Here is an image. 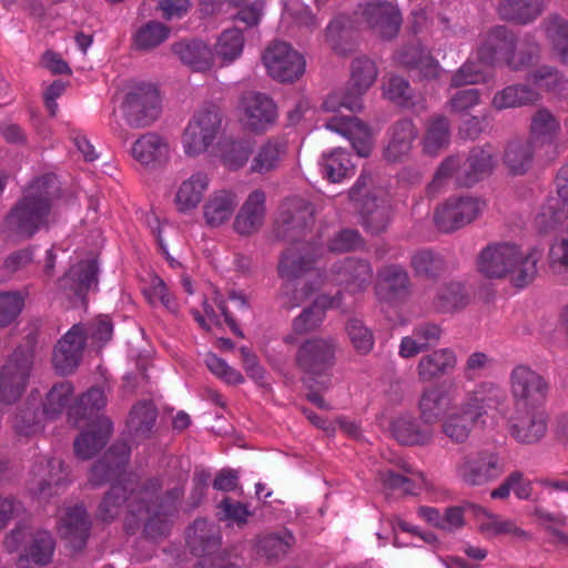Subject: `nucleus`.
Masks as SVG:
<instances>
[{"mask_svg": "<svg viewBox=\"0 0 568 568\" xmlns=\"http://www.w3.org/2000/svg\"><path fill=\"white\" fill-rule=\"evenodd\" d=\"M501 389L493 383H480L459 394L453 385H437L425 389L418 407L424 423L442 422V432L452 442L465 443L474 426L504 402Z\"/></svg>", "mask_w": 568, "mask_h": 568, "instance_id": "obj_1", "label": "nucleus"}, {"mask_svg": "<svg viewBox=\"0 0 568 568\" xmlns=\"http://www.w3.org/2000/svg\"><path fill=\"white\" fill-rule=\"evenodd\" d=\"M377 68L367 58H358L352 64L348 90L334 92L326 97L322 104L324 113H332L325 128L346 136L359 156H367L373 146L372 131L357 118L342 114V110L359 111L363 106L362 95L375 83Z\"/></svg>", "mask_w": 568, "mask_h": 568, "instance_id": "obj_2", "label": "nucleus"}, {"mask_svg": "<svg viewBox=\"0 0 568 568\" xmlns=\"http://www.w3.org/2000/svg\"><path fill=\"white\" fill-rule=\"evenodd\" d=\"M541 250L524 248L516 242H498L485 247L478 257V270L489 278L509 277L517 287L529 285L537 276Z\"/></svg>", "mask_w": 568, "mask_h": 568, "instance_id": "obj_3", "label": "nucleus"}, {"mask_svg": "<svg viewBox=\"0 0 568 568\" xmlns=\"http://www.w3.org/2000/svg\"><path fill=\"white\" fill-rule=\"evenodd\" d=\"M515 43L503 27L491 30L483 40L477 52L478 64L470 60L453 77L452 84L459 87L485 81L494 62L504 61L513 68H519L524 61L515 57Z\"/></svg>", "mask_w": 568, "mask_h": 568, "instance_id": "obj_4", "label": "nucleus"}, {"mask_svg": "<svg viewBox=\"0 0 568 568\" xmlns=\"http://www.w3.org/2000/svg\"><path fill=\"white\" fill-rule=\"evenodd\" d=\"M44 182L37 181L12 209L6 219L8 232L19 237H30L44 227L51 216L50 196L53 192H41Z\"/></svg>", "mask_w": 568, "mask_h": 568, "instance_id": "obj_5", "label": "nucleus"}, {"mask_svg": "<svg viewBox=\"0 0 568 568\" xmlns=\"http://www.w3.org/2000/svg\"><path fill=\"white\" fill-rule=\"evenodd\" d=\"M308 252L288 250L278 264V273L284 281L280 300L283 306L294 307L304 302L308 295L305 291L310 281L315 277L313 273H305L308 265Z\"/></svg>", "mask_w": 568, "mask_h": 568, "instance_id": "obj_6", "label": "nucleus"}, {"mask_svg": "<svg viewBox=\"0 0 568 568\" xmlns=\"http://www.w3.org/2000/svg\"><path fill=\"white\" fill-rule=\"evenodd\" d=\"M222 126V118L215 106L199 110L185 126L181 144L185 156L195 159L215 143Z\"/></svg>", "mask_w": 568, "mask_h": 568, "instance_id": "obj_7", "label": "nucleus"}, {"mask_svg": "<svg viewBox=\"0 0 568 568\" xmlns=\"http://www.w3.org/2000/svg\"><path fill=\"white\" fill-rule=\"evenodd\" d=\"M494 165V153L490 146L474 150L463 164H460L459 159H448L443 162L436 172L433 187L440 185L449 179H453L457 184L471 185L488 174Z\"/></svg>", "mask_w": 568, "mask_h": 568, "instance_id": "obj_8", "label": "nucleus"}, {"mask_svg": "<svg viewBox=\"0 0 568 568\" xmlns=\"http://www.w3.org/2000/svg\"><path fill=\"white\" fill-rule=\"evenodd\" d=\"M8 551H21L20 566L23 561L44 566L52 559L54 541L44 530H34L28 526L16 527L6 538Z\"/></svg>", "mask_w": 568, "mask_h": 568, "instance_id": "obj_9", "label": "nucleus"}, {"mask_svg": "<svg viewBox=\"0 0 568 568\" xmlns=\"http://www.w3.org/2000/svg\"><path fill=\"white\" fill-rule=\"evenodd\" d=\"M505 471L504 459L494 452H478L464 456L456 466L457 477L467 486H484Z\"/></svg>", "mask_w": 568, "mask_h": 568, "instance_id": "obj_10", "label": "nucleus"}, {"mask_svg": "<svg viewBox=\"0 0 568 568\" xmlns=\"http://www.w3.org/2000/svg\"><path fill=\"white\" fill-rule=\"evenodd\" d=\"M122 108L129 123L136 126L148 125L161 112L159 91L150 83L133 84L126 92Z\"/></svg>", "mask_w": 568, "mask_h": 568, "instance_id": "obj_11", "label": "nucleus"}, {"mask_svg": "<svg viewBox=\"0 0 568 568\" xmlns=\"http://www.w3.org/2000/svg\"><path fill=\"white\" fill-rule=\"evenodd\" d=\"M267 73L281 82H292L305 71L303 55L283 41L271 43L262 57Z\"/></svg>", "mask_w": 568, "mask_h": 568, "instance_id": "obj_12", "label": "nucleus"}, {"mask_svg": "<svg viewBox=\"0 0 568 568\" xmlns=\"http://www.w3.org/2000/svg\"><path fill=\"white\" fill-rule=\"evenodd\" d=\"M485 207V202L478 197L452 196L437 209L435 223L444 232L455 231L476 220Z\"/></svg>", "mask_w": 568, "mask_h": 568, "instance_id": "obj_13", "label": "nucleus"}, {"mask_svg": "<svg viewBox=\"0 0 568 568\" xmlns=\"http://www.w3.org/2000/svg\"><path fill=\"white\" fill-rule=\"evenodd\" d=\"M510 392L518 406L536 408L547 396L545 378L526 365H517L510 373Z\"/></svg>", "mask_w": 568, "mask_h": 568, "instance_id": "obj_14", "label": "nucleus"}, {"mask_svg": "<svg viewBox=\"0 0 568 568\" xmlns=\"http://www.w3.org/2000/svg\"><path fill=\"white\" fill-rule=\"evenodd\" d=\"M241 123L254 132L267 130L276 120V105L271 98L258 92L243 94L239 104Z\"/></svg>", "mask_w": 568, "mask_h": 568, "instance_id": "obj_15", "label": "nucleus"}, {"mask_svg": "<svg viewBox=\"0 0 568 568\" xmlns=\"http://www.w3.org/2000/svg\"><path fill=\"white\" fill-rule=\"evenodd\" d=\"M126 487L121 485L112 486L111 490L103 498L99 506V517L102 520H109L120 514L121 505L119 500L126 503L128 515L125 517L126 529L131 530V517L133 520H145V515L151 511L150 506L144 509L145 499L142 497V491L131 490L130 495L126 496Z\"/></svg>", "mask_w": 568, "mask_h": 568, "instance_id": "obj_16", "label": "nucleus"}, {"mask_svg": "<svg viewBox=\"0 0 568 568\" xmlns=\"http://www.w3.org/2000/svg\"><path fill=\"white\" fill-rule=\"evenodd\" d=\"M173 149L169 139L155 132L138 138L131 146V156L142 166L159 169L166 165Z\"/></svg>", "mask_w": 568, "mask_h": 568, "instance_id": "obj_17", "label": "nucleus"}, {"mask_svg": "<svg viewBox=\"0 0 568 568\" xmlns=\"http://www.w3.org/2000/svg\"><path fill=\"white\" fill-rule=\"evenodd\" d=\"M31 367L28 354H14L0 369V408L16 402L24 386Z\"/></svg>", "mask_w": 568, "mask_h": 568, "instance_id": "obj_18", "label": "nucleus"}, {"mask_svg": "<svg viewBox=\"0 0 568 568\" xmlns=\"http://www.w3.org/2000/svg\"><path fill=\"white\" fill-rule=\"evenodd\" d=\"M210 178L202 171H196L181 180L173 192V205L183 215L196 212L210 187Z\"/></svg>", "mask_w": 568, "mask_h": 568, "instance_id": "obj_19", "label": "nucleus"}, {"mask_svg": "<svg viewBox=\"0 0 568 568\" xmlns=\"http://www.w3.org/2000/svg\"><path fill=\"white\" fill-rule=\"evenodd\" d=\"M560 130V122L556 115L547 109H539L531 116L528 141L539 152L549 154L556 151Z\"/></svg>", "mask_w": 568, "mask_h": 568, "instance_id": "obj_20", "label": "nucleus"}, {"mask_svg": "<svg viewBox=\"0 0 568 568\" xmlns=\"http://www.w3.org/2000/svg\"><path fill=\"white\" fill-rule=\"evenodd\" d=\"M266 216V194L262 190L248 193L237 211L233 229L241 235H251L264 224Z\"/></svg>", "mask_w": 568, "mask_h": 568, "instance_id": "obj_21", "label": "nucleus"}, {"mask_svg": "<svg viewBox=\"0 0 568 568\" xmlns=\"http://www.w3.org/2000/svg\"><path fill=\"white\" fill-rule=\"evenodd\" d=\"M556 189L558 199H548L535 217V223L541 231L552 229L565 217L564 206L568 205V163L558 171Z\"/></svg>", "mask_w": 568, "mask_h": 568, "instance_id": "obj_22", "label": "nucleus"}, {"mask_svg": "<svg viewBox=\"0 0 568 568\" xmlns=\"http://www.w3.org/2000/svg\"><path fill=\"white\" fill-rule=\"evenodd\" d=\"M84 329L73 325L58 342L53 352V365L61 374H69L79 365L84 346Z\"/></svg>", "mask_w": 568, "mask_h": 568, "instance_id": "obj_23", "label": "nucleus"}, {"mask_svg": "<svg viewBox=\"0 0 568 568\" xmlns=\"http://www.w3.org/2000/svg\"><path fill=\"white\" fill-rule=\"evenodd\" d=\"M372 278L371 266L362 261L345 258L331 268L329 280L338 285H345L352 293L363 291Z\"/></svg>", "mask_w": 568, "mask_h": 568, "instance_id": "obj_24", "label": "nucleus"}, {"mask_svg": "<svg viewBox=\"0 0 568 568\" xmlns=\"http://www.w3.org/2000/svg\"><path fill=\"white\" fill-rule=\"evenodd\" d=\"M239 204L237 194L231 190L214 191L205 201L202 210L204 222L210 227L226 224L234 215Z\"/></svg>", "mask_w": 568, "mask_h": 568, "instance_id": "obj_25", "label": "nucleus"}, {"mask_svg": "<svg viewBox=\"0 0 568 568\" xmlns=\"http://www.w3.org/2000/svg\"><path fill=\"white\" fill-rule=\"evenodd\" d=\"M246 306V300L242 294L232 293L230 295L229 305L213 297L212 302L205 300L203 302V314L193 310V316L199 325L205 329H211L213 325L220 324V317L223 316L225 322L234 328V321L231 316L232 310H243Z\"/></svg>", "mask_w": 568, "mask_h": 568, "instance_id": "obj_26", "label": "nucleus"}, {"mask_svg": "<svg viewBox=\"0 0 568 568\" xmlns=\"http://www.w3.org/2000/svg\"><path fill=\"white\" fill-rule=\"evenodd\" d=\"M369 27L382 38H393L402 22L398 9L388 2H371L364 9Z\"/></svg>", "mask_w": 568, "mask_h": 568, "instance_id": "obj_27", "label": "nucleus"}, {"mask_svg": "<svg viewBox=\"0 0 568 568\" xmlns=\"http://www.w3.org/2000/svg\"><path fill=\"white\" fill-rule=\"evenodd\" d=\"M432 424L420 425L410 416H398L390 424L394 438L402 445H426L434 437Z\"/></svg>", "mask_w": 568, "mask_h": 568, "instance_id": "obj_28", "label": "nucleus"}, {"mask_svg": "<svg viewBox=\"0 0 568 568\" xmlns=\"http://www.w3.org/2000/svg\"><path fill=\"white\" fill-rule=\"evenodd\" d=\"M334 346L327 339L306 341L298 351L297 364L307 372L317 373L331 364Z\"/></svg>", "mask_w": 568, "mask_h": 568, "instance_id": "obj_29", "label": "nucleus"}, {"mask_svg": "<svg viewBox=\"0 0 568 568\" xmlns=\"http://www.w3.org/2000/svg\"><path fill=\"white\" fill-rule=\"evenodd\" d=\"M59 531L73 548H81L87 539L88 521L82 506L64 508L59 514Z\"/></svg>", "mask_w": 568, "mask_h": 568, "instance_id": "obj_30", "label": "nucleus"}, {"mask_svg": "<svg viewBox=\"0 0 568 568\" xmlns=\"http://www.w3.org/2000/svg\"><path fill=\"white\" fill-rule=\"evenodd\" d=\"M91 427V432L82 433L74 442L75 454L83 459L92 457L102 448L112 430L111 422L103 416L97 417Z\"/></svg>", "mask_w": 568, "mask_h": 568, "instance_id": "obj_31", "label": "nucleus"}, {"mask_svg": "<svg viewBox=\"0 0 568 568\" xmlns=\"http://www.w3.org/2000/svg\"><path fill=\"white\" fill-rule=\"evenodd\" d=\"M173 51L184 64L194 71H207L214 64V55L211 48L200 40L175 43Z\"/></svg>", "mask_w": 568, "mask_h": 568, "instance_id": "obj_32", "label": "nucleus"}, {"mask_svg": "<svg viewBox=\"0 0 568 568\" xmlns=\"http://www.w3.org/2000/svg\"><path fill=\"white\" fill-rule=\"evenodd\" d=\"M97 265L94 260H85L73 265L60 280L64 291H71L75 296L82 297L97 283Z\"/></svg>", "mask_w": 568, "mask_h": 568, "instance_id": "obj_33", "label": "nucleus"}, {"mask_svg": "<svg viewBox=\"0 0 568 568\" xmlns=\"http://www.w3.org/2000/svg\"><path fill=\"white\" fill-rule=\"evenodd\" d=\"M457 364V357L452 349L440 348L423 356L417 365L420 381L429 382L453 371Z\"/></svg>", "mask_w": 568, "mask_h": 568, "instance_id": "obj_34", "label": "nucleus"}, {"mask_svg": "<svg viewBox=\"0 0 568 568\" xmlns=\"http://www.w3.org/2000/svg\"><path fill=\"white\" fill-rule=\"evenodd\" d=\"M473 510L476 516L479 531L487 537L504 535L524 537L526 535L514 520L503 518L478 506L473 507Z\"/></svg>", "mask_w": 568, "mask_h": 568, "instance_id": "obj_35", "label": "nucleus"}, {"mask_svg": "<svg viewBox=\"0 0 568 568\" xmlns=\"http://www.w3.org/2000/svg\"><path fill=\"white\" fill-rule=\"evenodd\" d=\"M362 213L366 229L373 233L384 230L390 220V205L385 192L378 191V194L367 196Z\"/></svg>", "mask_w": 568, "mask_h": 568, "instance_id": "obj_36", "label": "nucleus"}, {"mask_svg": "<svg viewBox=\"0 0 568 568\" xmlns=\"http://www.w3.org/2000/svg\"><path fill=\"white\" fill-rule=\"evenodd\" d=\"M339 305V298L337 297L331 298L324 294L316 296L313 305L294 320L293 331L297 334H304L316 328L324 318L325 310Z\"/></svg>", "mask_w": 568, "mask_h": 568, "instance_id": "obj_37", "label": "nucleus"}, {"mask_svg": "<svg viewBox=\"0 0 568 568\" xmlns=\"http://www.w3.org/2000/svg\"><path fill=\"white\" fill-rule=\"evenodd\" d=\"M536 149L528 140L508 143L504 154V164L514 175H520L531 166Z\"/></svg>", "mask_w": 568, "mask_h": 568, "instance_id": "obj_38", "label": "nucleus"}, {"mask_svg": "<svg viewBox=\"0 0 568 568\" xmlns=\"http://www.w3.org/2000/svg\"><path fill=\"white\" fill-rule=\"evenodd\" d=\"M415 136L416 131L410 121L397 123L393 129L390 140L385 149L386 160L396 162L406 156L410 151Z\"/></svg>", "mask_w": 568, "mask_h": 568, "instance_id": "obj_39", "label": "nucleus"}, {"mask_svg": "<svg viewBox=\"0 0 568 568\" xmlns=\"http://www.w3.org/2000/svg\"><path fill=\"white\" fill-rule=\"evenodd\" d=\"M321 165L324 176L333 183L351 178L355 171L351 154L342 149H335L331 153L324 154Z\"/></svg>", "mask_w": 568, "mask_h": 568, "instance_id": "obj_40", "label": "nucleus"}, {"mask_svg": "<svg viewBox=\"0 0 568 568\" xmlns=\"http://www.w3.org/2000/svg\"><path fill=\"white\" fill-rule=\"evenodd\" d=\"M542 9V0H503L498 7L504 19L519 23H527L536 19Z\"/></svg>", "mask_w": 568, "mask_h": 568, "instance_id": "obj_41", "label": "nucleus"}, {"mask_svg": "<svg viewBox=\"0 0 568 568\" xmlns=\"http://www.w3.org/2000/svg\"><path fill=\"white\" fill-rule=\"evenodd\" d=\"M244 43V37L239 29H227L217 37L212 52L221 64L227 65L241 57Z\"/></svg>", "mask_w": 568, "mask_h": 568, "instance_id": "obj_42", "label": "nucleus"}, {"mask_svg": "<svg viewBox=\"0 0 568 568\" xmlns=\"http://www.w3.org/2000/svg\"><path fill=\"white\" fill-rule=\"evenodd\" d=\"M313 209L303 200H290L282 206L283 233L302 230L312 221Z\"/></svg>", "mask_w": 568, "mask_h": 568, "instance_id": "obj_43", "label": "nucleus"}, {"mask_svg": "<svg viewBox=\"0 0 568 568\" xmlns=\"http://www.w3.org/2000/svg\"><path fill=\"white\" fill-rule=\"evenodd\" d=\"M546 433V418L542 413L534 412L517 418L511 424V434L521 443H535Z\"/></svg>", "mask_w": 568, "mask_h": 568, "instance_id": "obj_44", "label": "nucleus"}, {"mask_svg": "<svg viewBox=\"0 0 568 568\" xmlns=\"http://www.w3.org/2000/svg\"><path fill=\"white\" fill-rule=\"evenodd\" d=\"M539 94L526 85H510L496 93L493 105L497 110L517 108L537 101Z\"/></svg>", "mask_w": 568, "mask_h": 568, "instance_id": "obj_45", "label": "nucleus"}, {"mask_svg": "<svg viewBox=\"0 0 568 568\" xmlns=\"http://www.w3.org/2000/svg\"><path fill=\"white\" fill-rule=\"evenodd\" d=\"M286 154V144L278 141H268L256 152L251 170L257 173H266L274 170Z\"/></svg>", "mask_w": 568, "mask_h": 568, "instance_id": "obj_46", "label": "nucleus"}, {"mask_svg": "<svg viewBox=\"0 0 568 568\" xmlns=\"http://www.w3.org/2000/svg\"><path fill=\"white\" fill-rule=\"evenodd\" d=\"M407 285V274L397 266L383 270L378 276L376 293L381 300H390Z\"/></svg>", "mask_w": 568, "mask_h": 568, "instance_id": "obj_47", "label": "nucleus"}, {"mask_svg": "<svg viewBox=\"0 0 568 568\" xmlns=\"http://www.w3.org/2000/svg\"><path fill=\"white\" fill-rule=\"evenodd\" d=\"M547 265L552 274L568 273V239L562 231L549 242Z\"/></svg>", "mask_w": 568, "mask_h": 568, "instance_id": "obj_48", "label": "nucleus"}, {"mask_svg": "<svg viewBox=\"0 0 568 568\" xmlns=\"http://www.w3.org/2000/svg\"><path fill=\"white\" fill-rule=\"evenodd\" d=\"M546 34L554 53L562 61L568 62V21L560 17L549 19Z\"/></svg>", "mask_w": 568, "mask_h": 568, "instance_id": "obj_49", "label": "nucleus"}, {"mask_svg": "<svg viewBox=\"0 0 568 568\" xmlns=\"http://www.w3.org/2000/svg\"><path fill=\"white\" fill-rule=\"evenodd\" d=\"M33 483L38 485V493L45 494L47 487L59 486L62 480V463L59 459L41 462L33 468Z\"/></svg>", "mask_w": 568, "mask_h": 568, "instance_id": "obj_50", "label": "nucleus"}, {"mask_svg": "<svg viewBox=\"0 0 568 568\" xmlns=\"http://www.w3.org/2000/svg\"><path fill=\"white\" fill-rule=\"evenodd\" d=\"M170 33V29L160 22H149L141 27L135 36L134 43L138 48L148 50L162 43Z\"/></svg>", "mask_w": 568, "mask_h": 568, "instance_id": "obj_51", "label": "nucleus"}, {"mask_svg": "<svg viewBox=\"0 0 568 568\" xmlns=\"http://www.w3.org/2000/svg\"><path fill=\"white\" fill-rule=\"evenodd\" d=\"M251 152L252 148L248 142L232 141L225 143L221 153V160L227 169L239 170L247 162Z\"/></svg>", "mask_w": 568, "mask_h": 568, "instance_id": "obj_52", "label": "nucleus"}, {"mask_svg": "<svg viewBox=\"0 0 568 568\" xmlns=\"http://www.w3.org/2000/svg\"><path fill=\"white\" fill-rule=\"evenodd\" d=\"M449 140L447 121L438 118L428 126L424 140V149L428 154H435L445 145Z\"/></svg>", "mask_w": 568, "mask_h": 568, "instance_id": "obj_53", "label": "nucleus"}, {"mask_svg": "<svg viewBox=\"0 0 568 568\" xmlns=\"http://www.w3.org/2000/svg\"><path fill=\"white\" fill-rule=\"evenodd\" d=\"M24 306V295L20 292L0 293V326L13 322Z\"/></svg>", "mask_w": 568, "mask_h": 568, "instance_id": "obj_54", "label": "nucleus"}, {"mask_svg": "<svg viewBox=\"0 0 568 568\" xmlns=\"http://www.w3.org/2000/svg\"><path fill=\"white\" fill-rule=\"evenodd\" d=\"M73 388L70 383H61L55 385L48 394L43 413L48 417H53L61 413L68 405Z\"/></svg>", "mask_w": 568, "mask_h": 568, "instance_id": "obj_55", "label": "nucleus"}, {"mask_svg": "<svg viewBox=\"0 0 568 568\" xmlns=\"http://www.w3.org/2000/svg\"><path fill=\"white\" fill-rule=\"evenodd\" d=\"M156 417L155 408L150 402H143L133 407L129 416V427L136 433L151 428Z\"/></svg>", "mask_w": 568, "mask_h": 568, "instance_id": "obj_56", "label": "nucleus"}, {"mask_svg": "<svg viewBox=\"0 0 568 568\" xmlns=\"http://www.w3.org/2000/svg\"><path fill=\"white\" fill-rule=\"evenodd\" d=\"M349 339L358 353L367 354L374 346L372 332L359 320H351L347 324Z\"/></svg>", "mask_w": 568, "mask_h": 568, "instance_id": "obj_57", "label": "nucleus"}, {"mask_svg": "<svg viewBox=\"0 0 568 568\" xmlns=\"http://www.w3.org/2000/svg\"><path fill=\"white\" fill-rule=\"evenodd\" d=\"M205 363L211 373L227 384L237 385L244 382L243 375L237 369L214 354H209Z\"/></svg>", "mask_w": 568, "mask_h": 568, "instance_id": "obj_58", "label": "nucleus"}, {"mask_svg": "<svg viewBox=\"0 0 568 568\" xmlns=\"http://www.w3.org/2000/svg\"><path fill=\"white\" fill-rule=\"evenodd\" d=\"M143 292L151 304H161L171 312L176 311V304L172 300L165 283L160 277L153 276L150 285L144 287Z\"/></svg>", "mask_w": 568, "mask_h": 568, "instance_id": "obj_59", "label": "nucleus"}, {"mask_svg": "<svg viewBox=\"0 0 568 568\" xmlns=\"http://www.w3.org/2000/svg\"><path fill=\"white\" fill-rule=\"evenodd\" d=\"M467 303V294L462 284L455 283L445 287L439 295V308L443 312H452L463 307Z\"/></svg>", "mask_w": 568, "mask_h": 568, "instance_id": "obj_60", "label": "nucleus"}, {"mask_svg": "<svg viewBox=\"0 0 568 568\" xmlns=\"http://www.w3.org/2000/svg\"><path fill=\"white\" fill-rule=\"evenodd\" d=\"M567 79L549 67H541L531 75V83L539 90L555 91L560 89Z\"/></svg>", "mask_w": 568, "mask_h": 568, "instance_id": "obj_61", "label": "nucleus"}, {"mask_svg": "<svg viewBox=\"0 0 568 568\" xmlns=\"http://www.w3.org/2000/svg\"><path fill=\"white\" fill-rule=\"evenodd\" d=\"M105 405V396L100 388H92L84 394L79 404L72 407L73 414H80L83 412L84 415L92 416L95 412H99Z\"/></svg>", "mask_w": 568, "mask_h": 568, "instance_id": "obj_62", "label": "nucleus"}, {"mask_svg": "<svg viewBox=\"0 0 568 568\" xmlns=\"http://www.w3.org/2000/svg\"><path fill=\"white\" fill-rule=\"evenodd\" d=\"M384 94L393 101L405 103L409 97V85L407 81L400 77L388 75L383 82Z\"/></svg>", "mask_w": 568, "mask_h": 568, "instance_id": "obj_63", "label": "nucleus"}, {"mask_svg": "<svg viewBox=\"0 0 568 568\" xmlns=\"http://www.w3.org/2000/svg\"><path fill=\"white\" fill-rule=\"evenodd\" d=\"M293 544V537L290 534L284 536H268L262 540V549L270 558H275L284 555Z\"/></svg>", "mask_w": 568, "mask_h": 568, "instance_id": "obj_64", "label": "nucleus"}]
</instances>
